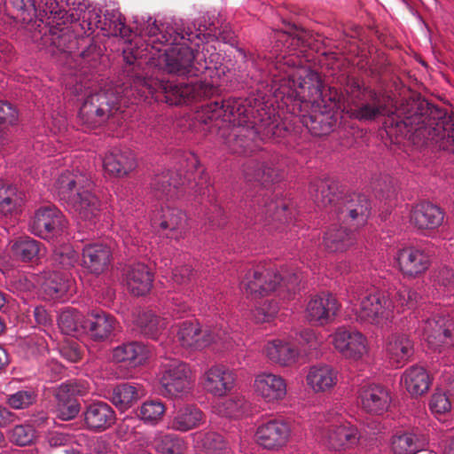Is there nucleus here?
<instances>
[{
    "label": "nucleus",
    "mask_w": 454,
    "mask_h": 454,
    "mask_svg": "<svg viewBox=\"0 0 454 454\" xmlns=\"http://www.w3.org/2000/svg\"><path fill=\"white\" fill-rule=\"evenodd\" d=\"M147 22L142 30L141 37H145V46L137 47L136 51L129 48L124 50V60L131 73L136 74L135 68L142 65V59L158 61L164 64L165 70L177 75L199 76L205 72L212 76L221 65V55L212 53L207 59L205 51L208 53L209 47L202 48L201 51H194L186 42L199 45L207 37L211 36L212 29L202 25L194 30L191 27H184L183 21L174 24L164 23L159 26L156 20Z\"/></svg>",
    "instance_id": "nucleus-1"
},
{
    "label": "nucleus",
    "mask_w": 454,
    "mask_h": 454,
    "mask_svg": "<svg viewBox=\"0 0 454 454\" xmlns=\"http://www.w3.org/2000/svg\"><path fill=\"white\" fill-rule=\"evenodd\" d=\"M129 86L107 85L95 92L90 91L78 112V121L86 129H92L106 122L129 104H137L150 96L156 101L170 106L200 100L217 93L218 87L213 82L200 81L191 83H176L154 78H146L126 69Z\"/></svg>",
    "instance_id": "nucleus-2"
},
{
    "label": "nucleus",
    "mask_w": 454,
    "mask_h": 454,
    "mask_svg": "<svg viewBox=\"0 0 454 454\" xmlns=\"http://www.w3.org/2000/svg\"><path fill=\"white\" fill-rule=\"evenodd\" d=\"M200 119L204 123L214 122L219 141L238 154L253 153L260 141L282 137L287 132L272 104L262 98L210 102L203 107Z\"/></svg>",
    "instance_id": "nucleus-3"
},
{
    "label": "nucleus",
    "mask_w": 454,
    "mask_h": 454,
    "mask_svg": "<svg viewBox=\"0 0 454 454\" xmlns=\"http://www.w3.org/2000/svg\"><path fill=\"white\" fill-rule=\"evenodd\" d=\"M391 126L417 146L433 145L454 153V114L434 106L426 99L403 105Z\"/></svg>",
    "instance_id": "nucleus-4"
},
{
    "label": "nucleus",
    "mask_w": 454,
    "mask_h": 454,
    "mask_svg": "<svg viewBox=\"0 0 454 454\" xmlns=\"http://www.w3.org/2000/svg\"><path fill=\"white\" fill-rule=\"evenodd\" d=\"M302 278L301 271L286 270L280 274L271 267L256 265L247 271L240 286L248 295L264 296L277 293L279 297L286 299L299 289Z\"/></svg>",
    "instance_id": "nucleus-5"
},
{
    "label": "nucleus",
    "mask_w": 454,
    "mask_h": 454,
    "mask_svg": "<svg viewBox=\"0 0 454 454\" xmlns=\"http://www.w3.org/2000/svg\"><path fill=\"white\" fill-rule=\"evenodd\" d=\"M92 184L83 174L63 172L55 183L58 197L83 220L92 221L99 214L100 202L90 192Z\"/></svg>",
    "instance_id": "nucleus-6"
},
{
    "label": "nucleus",
    "mask_w": 454,
    "mask_h": 454,
    "mask_svg": "<svg viewBox=\"0 0 454 454\" xmlns=\"http://www.w3.org/2000/svg\"><path fill=\"white\" fill-rule=\"evenodd\" d=\"M245 208L255 223H262L270 229L284 231L290 229L295 219L294 209L286 199L277 198L276 195L260 193L245 201Z\"/></svg>",
    "instance_id": "nucleus-7"
},
{
    "label": "nucleus",
    "mask_w": 454,
    "mask_h": 454,
    "mask_svg": "<svg viewBox=\"0 0 454 454\" xmlns=\"http://www.w3.org/2000/svg\"><path fill=\"white\" fill-rule=\"evenodd\" d=\"M345 91L348 94L346 113L350 118L359 121H372L388 114L387 98L359 81L353 78L348 80Z\"/></svg>",
    "instance_id": "nucleus-8"
},
{
    "label": "nucleus",
    "mask_w": 454,
    "mask_h": 454,
    "mask_svg": "<svg viewBox=\"0 0 454 454\" xmlns=\"http://www.w3.org/2000/svg\"><path fill=\"white\" fill-rule=\"evenodd\" d=\"M294 87H297L303 93L302 98H305V90L311 93L313 102L317 105H323L325 110H342L347 111L348 107V94L346 96L333 87H329L327 90L323 88L319 75L308 68H301L298 70V75H293Z\"/></svg>",
    "instance_id": "nucleus-9"
},
{
    "label": "nucleus",
    "mask_w": 454,
    "mask_h": 454,
    "mask_svg": "<svg viewBox=\"0 0 454 454\" xmlns=\"http://www.w3.org/2000/svg\"><path fill=\"white\" fill-rule=\"evenodd\" d=\"M160 393L168 398H181L192 389V377L189 365L182 361L170 360L163 365Z\"/></svg>",
    "instance_id": "nucleus-10"
},
{
    "label": "nucleus",
    "mask_w": 454,
    "mask_h": 454,
    "mask_svg": "<svg viewBox=\"0 0 454 454\" xmlns=\"http://www.w3.org/2000/svg\"><path fill=\"white\" fill-rule=\"evenodd\" d=\"M176 338L182 347L200 349L213 342H226L228 333L218 326H207L202 329L198 322L185 321L179 325Z\"/></svg>",
    "instance_id": "nucleus-11"
},
{
    "label": "nucleus",
    "mask_w": 454,
    "mask_h": 454,
    "mask_svg": "<svg viewBox=\"0 0 454 454\" xmlns=\"http://www.w3.org/2000/svg\"><path fill=\"white\" fill-rule=\"evenodd\" d=\"M371 201L362 193H348L335 205V215L342 223L356 230L364 226L371 215Z\"/></svg>",
    "instance_id": "nucleus-12"
},
{
    "label": "nucleus",
    "mask_w": 454,
    "mask_h": 454,
    "mask_svg": "<svg viewBox=\"0 0 454 454\" xmlns=\"http://www.w3.org/2000/svg\"><path fill=\"white\" fill-rule=\"evenodd\" d=\"M352 298L350 302L356 300L360 301V307L356 310L357 319L362 322L379 325L384 320H387L392 313V302L384 294L373 290L365 292L362 297H356L352 290Z\"/></svg>",
    "instance_id": "nucleus-13"
},
{
    "label": "nucleus",
    "mask_w": 454,
    "mask_h": 454,
    "mask_svg": "<svg viewBox=\"0 0 454 454\" xmlns=\"http://www.w3.org/2000/svg\"><path fill=\"white\" fill-rule=\"evenodd\" d=\"M39 34L43 45L52 54H72L78 48L79 40H84V38L79 39L65 21L53 23Z\"/></svg>",
    "instance_id": "nucleus-14"
},
{
    "label": "nucleus",
    "mask_w": 454,
    "mask_h": 454,
    "mask_svg": "<svg viewBox=\"0 0 454 454\" xmlns=\"http://www.w3.org/2000/svg\"><path fill=\"white\" fill-rule=\"evenodd\" d=\"M151 223L160 235L179 240L186 233L187 216L177 207H166L153 214Z\"/></svg>",
    "instance_id": "nucleus-15"
},
{
    "label": "nucleus",
    "mask_w": 454,
    "mask_h": 454,
    "mask_svg": "<svg viewBox=\"0 0 454 454\" xmlns=\"http://www.w3.org/2000/svg\"><path fill=\"white\" fill-rule=\"evenodd\" d=\"M334 348L345 358L362 359L368 353L366 338L358 331L341 326L332 335Z\"/></svg>",
    "instance_id": "nucleus-16"
},
{
    "label": "nucleus",
    "mask_w": 454,
    "mask_h": 454,
    "mask_svg": "<svg viewBox=\"0 0 454 454\" xmlns=\"http://www.w3.org/2000/svg\"><path fill=\"white\" fill-rule=\"evenodd\" d=\"M340 308L336 297L330 293L311 295L305 309V317L312 325H325L333 322Z\"/></svg>",
    "instance_id": "nucleus-17"
},
{
    "label": "nucleus",
    "mask_w": 454,
    "mask_h": 454,
    "mask_svg": "<svg viewBox=\"0 0 454 454\" xmlns=\"http://www.w3.org/2000/svg\"><path fill=\"white\" fill-rule=\"evenodd\" d=\"M67 225L63 214L54 206L37 209L29 223V230L35 235L49 239L62 231Z\"/></svg>",
    "instance_id": "nucleus-18"
},
{
    "label": "nucleus",
    "mask_w": 454,
    "mask_h": 454,
    "mask_svg": "<svg viewBox=\"0 0 454 454\" xmlns=\"http://www.w3.org/2000/svg\"><path fill=\"white\" fill-rule=\"evenodd\" d=\"M423 333L432 348L451 347L454 344V320L443 314L434 316L424 322Z\"/></svg>",
    "instance_id": "nucleus-19"
},
{
    "label": "nucleus",
    "mask_w": 454,
    "mask_h": 454,
    "mask_svg": "<svg viewBox=\"0 0 454 454\" xmlns=\"http://www.w3.org/2000/svg\"><path fill=\"white\" fill-rule=\"evenodd\" d=\"M361 434L357 427L349 422L331 425L323 429L321 441L329 450L340 451L356 446Z\"/></svg>",
    "instance_id": "nucleus-20"
},
{
    "label": "nucleus",
    "mask_w": 454,
    "mask_h": 454,
    "mask_svg": "<svg viewBox=\"0 0 454 454\" xmlns=\"http://www.w3.org/2000/svg\"><path fill=\"white\" fill-rule=\"evenodd\" d=\"M244 178L248 183L259 186L278 182L280 178L279 168L275 165V158L266 154L247 162L243 169Z\"/></svg>",
    "instance_id": "nucleus-21"
},
{
    "label": "nucleus",
    "mask_w": 454,
    "mask_h": 454,
    "mask_svg": "<svg viewBox=\"0 0 454 454\" xmlns=\"http://www.w3.org/2000/svg\"><path fill=\"white\" fill-rule=\"evenodd\" d=\"M82 421L84 427L90 432L102 433L114 425L116 413L107 403L93 401L85 404Z\"/></svg>",
    "instance_id": "nucleus-22"
},
{
    "label": "nucleus",
    "mask_w": 454,
    "mask_h": 454,
    "mask_svg": "<svg viewBox=\"0 0 454 454\" xmlns=\"http://www.w3.org/2000/svg\"><path fill=\"white\" fill-rule=\"evenodd\" d=\"M396 262L399 270L408 278H417L425 273L430 266V257L424 250L408 247L398 250Z\"/></svg>",
    "instance_id": "nucleus-23"
},
{
    "label": "nucleus",
    "mask_w": 454,
    "mask_h": 454,
    "mask_svg": "<svg viewBox=\"0 0 454 454\" xmlns=\"http://www.w3.org/2000/svg\"><path fill=\"white\" fill-rule=\"evenodd\" d=\"M146 26L147 24L141 28L140 32H142ZM100 29L108 35L120 36L125 40L127 45L122 50L123 56L124 50L132 48L133 52H135L137 47L143 48L145 46V37H141V33H139L138 37L135 38L133 45V41L129 39L132 35V30L126 26L125 19L122 18L121 14L118 12L106 11L102 19Z\"/></svg>",
    "instance_id": "nucleus-24"
},
{
    "label": "nucleus",
    "mask_w": 454,
    "mask_h": 454,
    "mask_svg": "<svg viewBox=\"0 0 454 454\" xmlns=\"http://www.w3.org/2000/svg\"><path fill=\"white\" fill-rule=\"evenodd\" d=\"M290 427L282 420L272 419L262 424L256 430L258 444L265 449L274 450L283 447L288 442Z\"/></svg>",
    "instance_id": "nucleus-25"
},
{
    "label": "nucleus",
    "mask_w": 454,
    "mask_h": 454,
    "mask_svg": "<svg viewBox=\"0 0 454 454\" xmlns=\"http://www.w3.org/2000/svg\"><path fill=\"white\" fill-rule=\"evenodd\" d=\"M119 328L116 318L105 311L92 312L85 321L84 334L94 341H104L113 337Z\"/></svg>",
    "instance_id": "nucleus-26"
},
{
    "label": "nucleus",
    "mask_w": 454,
    "mask_h": 454,
    "mask_svg": "<svg viewBox=\"0 0 454 454\" xmlns=\"http://www.w3.org/2000/svg\"><path fill=\"white\" fill-rule=\"evenodd\" d=\"M254 391L266 403L282 401L286 395V382L280 375L262 372L255 377Z\"/></svg>",
    "instance_id": "nucleus-27"
},
{
    "label": "nucleus",
    "mask_w": 454,
    "mask_h": 454,
    "mask_svg": "<svg viewBox=\"0 0 454 454\" xmlns=\"http://www.w3.org/2000/svg\"><path fill=\"white\" fill-rule=\"evenodd\" d=\"M360 399L363 409L374 415H382L386 412L391 402L389 391L378 384L363 386Z\"/></svg>",
    "instance_id": "nucleus-28"
},
{
    "label": "nucleus",
    "mask_w": 454,
    "mask_h": 454,
    "mask_svg": "<svg viewBox=\"0 0 454 454\" xmlns=\"http://www.w3.org/2000/svg\"><path fill=\"white\" fill-rule=\"evenodd\" d=\"M442 210L429 202H421L414 206L410 214L411 223L418 230H434L443 222Z\"/></svg>",
    "instance_id": "nucleus-29"
},
{
    "label": "nucleus",
    "mask_w": 454,
    "mask_h": 454,
    "mask_svg": "<svg viewBox=\"0 0 454 454\" xmlns=\"http://www.w3.org/2000/svg\"><path fill=\"white\" fill-rule=\"evenodd\" d=\"M124 276L128 290L135 296L146 294L153 286V273L144 263L137 262L128 266Z\"/></svg>",
    "instance_id": "nucleus-30"
},
{
    "label": "nucleus",
    "mask_w": 454,
    "mask_h": 454,
    "mask_svg": "<svg viewBox=\"0 0 454 454\" xmlns=\"http://www.w3.org/2000/svg\"><path fill=\"white\" fill-rule=\"evenodd\" d=\"M309 194L318 207H331V213L335 214V205L340 200L339 185L336 182L316 179L309 184Z\"/></svg>",
    "instance_id": "nucleus-31"
},
{
    "label": "nucleus",
    "mask_w": 454,
    "mask_h": 454,
    "mask_svg": "<svg viewBox=\"0 0 454 454\" xmlns=\"http://www.w3.org/2000/svg\"><path fill=\"white\" fill-rule=\"evenodd\" d=\"M103 167L110 176L122 177L132 172L137 167L133 152L129 149H114L106 154Z\"/></svg>",
    "instance_id": "nucleus-32"
},
{
    "label": "nucleus",
    "mask_w": 454,
    "mask_h": 454,
    "mask_svg": "<svg viewBox=\"0 0 454 454\" xmlns=\"http://www.w3.org/2000/svg\"><path fill=\"white\" fill-rule=\"evenodd\" d=\"M112 260L109 247L103 244H89L82 249V267L92 274H101L107 270Z\"/></svg>",
    "instance_id": "nucleus-33"
},
{
    "label": "nucleus",
    "mask_w": 454,
    "mask_h": 454,
    "mask_svg": "<svg viewBox=\"0 0 454 454\" xmlns=\"http://www.w3.org/2000/svg\"><path fill=\"white\" fill-rule=\"evenodd\" d=\"M36 14L34 17L32 27L42 33L48 26L67 19V12L59 6L58 0H35Z\"/></svg>",
    "instance_id": "nucleus-34"
},
{
    "label": "nucleus",
    "mask_w": 454,
    "mask_h": 454,
    "mask_svg": "<svg viewBox=\"0 0 454 454\" xmlns=\"http://www.w3.org/2000/svg\"><path fill=\"white\" fill-rule=\"evenodd\" d=\"M205 422V414L194 405L180 407L173 412L168 428L185 433L200 427Z\"/></svg>",
    "instance_id": "nucleus-35"
},
{
    "label": "nucleus",
    "mask_w": 454,
    "mask_h": 454,
    "mask_svg": "<svg viewBox=\"0 0 454 454\" xmlns=\"http://www.w3.org/2000/svg\"><path fill=\"white\" fill-rule=\"evenodd\" d=\"M233 384V372L223 366H213L205 372L204 387L215 395H224Z\"/></svg>",
    "instance_id": "nucleus-36"
},
{
    "label": "nucleus",
    "mask_w": 454,
    "mask_h": 454,
    "mask_svg": "<svg viewBox=\"0 0 454 454\" xmlns=\"http://www.w3.org/2000/svg\"><path fill=\"white\" fill-rule=\"evenodd\" d=\"M337 380V372L331 365L325 364L310 366L306 376L308 386L317 393L332 389Z\"/></svg>",
    "instance_id": "nucleus-37"
},
{
    "label": "nucleus",
    "mask_w": 454,
    "mask_h": 454,
    "mask_svg": "<svg viewBox=\"0 0 454 454\" xmlns=\"http://www.w3.org/2000/svg\"><path fill=\"white\" fill-rule=\"evenodd\" d=\"M386 352L390 363L400 367L412 356L413 343L406 334H392L387 340Z\"/></svg>",
    "instance_id": "nucleus-38"
},
{
    "label": "nucleus",
    "mask_w": 454,
    "mask_h": 454,
    "mask_svg": "<svg viewBox=\"0 0 454 454\" xmlns=\"http://www.w3.org/2000/svg\"><path fill=\"white\" fill-rule=\"evenodd\" d=\"M186 179L180 172L167 170L154 176L152 189L159 199L173 198L177 194L179 187L184 185Z\"/></svg>",
    "instance_id": "nucleus-39"
},
{
    "label": "nucleus",
    "mask_w": 454,
    "mask_h": 454,
    "mask_svg": "<svg viewBox=\"0 0 454 454\" xmlns=\"http://www.w3.org/2000/svg\"><path fill=\"white\" fill-rule=\"evenodd\" d=\"M355 230L332 225L323 237V246L329 252H343L356 242Z\"/></svg>",
    "instance_id": "nucleus-40"
},
{
    "label": "nucleus",
    "mask_w": 454,
    "mask_h": 454,
    "mask_svg": "<svg viewBox=\"0 0 454 454\" xmlns=\"http://www.w3.org/2000/svg\"><path fill=\"white\" fill-rule=\"evenodd\" d=\"M150 356L149 348L139 341H130L116 347L113 351L115 362L129 363L131 366L143 364Z\"/></svg>",
    "instance_id": "nucleus-41"
},
{
    "label": "nucleus",
    "mask_w": 454,
    "mask_h": 454,
    "mask_svg": "<svg viewBox=\"0 0 454 454\" xmlns=\"http://www.w3.org/2000/svg\"><path fill=\"white\" fill-rule=\"evenodd\" d=\"M424 435L415 432H397L391 438L393 454H416L425 448Z\"/></svg>",
    "instance_id": "nucleus-42"
},
{
    "label": "nucleus",
    "mask_w": 454,
    "mask_h": 454,
    "mask_svg": "<svg viewBox=\"0 0 454 454\" xmlns=\"http://www.w3.org/2000/svg\"><path fill=\"white\" fill-rule=\"evenodd\" d=\"M68 19L72 23L78 22L84 34L93 32L95 28H101L102 26L99 11L85 4H79L77 7L70 9L67 17V20Z\"/></svg>",
    "instance_id": "nucleus-43"
},
{
    "label": "nucleus",
    "mask_w": 454,
    "mask_h": 454,
    "mask_svg": "<svg viewBox=\"0 0 454 454\" xmlns=\"http://www.w3.org/2000/svg\"><path fill=\"white\" fill-rule=\"evenodd\" d=\"M265 353L272 363L282 366L295 364L299 357V352L293 345L279 340L269 341L265 347Z\"/></svg>",
    "instance_id": "nucleus-44"
},
{
    "label": "nucleus",
    "mask_w": 454,
    "mask_h": 454,
    "mask_svg": "<svg viewBox=\"0 0 454 454\" xmlns=\"http://www.w3.org/2000/svg\"><path fill=\"white\" fill-rule=\"evenodd\" d=\"M24 201L23 193L12 184L0 180V215L12 216L18 214Z\"/></svg>",
    "instance_id": "nucleus-45"
},
{
    "label": "nucleus",
    "mask_w": 454,
    "mask_h": 454,
    "mask_svg": "<svg viewBox=\"0 0 454 454\" xmlns=\"http://www.w3.org/2000/svg\"><path fill=\"white\" fill-rule=\"evenodd\" d=\"M139 390L137 384L121 383L109 392L108 399L119 411H124L139 399Z\"/></svg>",
    "instance_id": "nucleus-46"
},
{
    "label": "nucleus",
    "mask_w": 454,
    "mask_h": 454,
    "mask_svg": "<svg viewBox=\"0 0 454 454\" xmlns=\"http://www.w3.org/2000/svg\"><path fill=\"white\" fill-rule=\"evenodd\" d=\"M71 283L67 274L52 271L44 277L42 290L47 299H60L69 291Z\"/></svg>",
    "instance_id": "nucleus-47"
},
{
    "label": "nucleus",
    "mask_w": 454,
    "mask_h": 454,
    "mask_svg": "<svg viewBox=\"0 0 454 454\" xmlns=\"http://www.w3.org/2000/svg\"><path fill=\"white\" fill-rule=\"evenodd\" d=\"M405 387L412 395H421L430 386V379L427 371L420 366H411L403 375Z\"/></svg>",
    "instance_id": "nucleus-48"
},
{
    "label": "nucleus",
    "mask_w": 454,
    "mask_h": 454,
    "mask_svg": "<svg viewBox=\"0 0 454 454\" xmlns=\"http://www.w3.org/2000/svg\"><path fill=\"white\" fill-rule=\"evenodd\" d=\"M89 384L84 380H70L52 389L54 401L79 402L78 397L87 395Z\"/></svg>",
    "instance_id": "nucleus-49"
},
{
    "label": "nucleus",
    "mask_w": 454,
    "mask_h": 454,
    "mask_svg": "<svg viewBox=\"0 0 454 454\" xmlns=\"http://www.w3.org/2000/svg\"><path fill=\"white\" fill-rule=\"evenodd\" d=\"M86 318L75 309L62 310L58 317V325L64 334L83 335Z\"/></svg>",
    "instance_id": "nucleus-50"
},
{
    "label": "nucleus",
    "mask_w": 454,
    "mask_h": 454,
    "mask_svg": "<svg viewBox=\"0 0 454 454\" xmlns=\"http://www.w3.org/2000/svg\"><path fill=\"white\" fill-rule=\"evenodd\" d=\"M214 409L220 416L238 419L247 411L248 403L243 396L232 395L219 401Z\"/></svg>",
    "instance_id": "nucleus-51"
},
{
    "label": "nucleus",
    "mask_w": 454,
    "mask_h": 454,
    "mask_svg": "<svg viewBox=\"0 0 454 454\" xmlns=\"http://www.w3.org/2000/svg\"><path fill=\"white\" fill-rule=\"evenodd\" d=\"M166 412V406L160 400H147L144 402L137 411V417L145 424L156 426Z\"/></svg>",
    "instance_id": "nucleus-52"
},
{
    "label": "nucleus",
    "mask_w": 454,
    "mask_h": 454,
    "mask_svg": "<svg viewBox=\"0 0 454 454\" xmlns=\"http://www.w3.org/2000/svg\"><path fill=\"white\" fill-rule=\"evenodd\" d=\"M337 123V119L331 111L315 113L306 120L307 128L315 136H325L329 134Z\"/></svg>",
    "instance_id": "nucleus-53"
},
{
    "label": "nucleus",
    "mask_w": 454,
    "mask_h": 454,
    "mask_svg": "<svg viewBox=\"0 0 454 454\" xmlns=\"http://www.w3.org/2000/svg\"><path fill=\"white\" fill-rule=\"evenodd\" d=\"M13 255L22 261L30 262L41 255V243L30 238L20 239L12 247Z\"/></svg>",
    "instance_id": "nucleus-54"
},
{
    "label": "nucleus",
    "mask_w": 454,
    "mask_h": 454,
    "mask_svg": "<svg viewBox=\"0 0 454 454\" xmlns=\"http://www.w3.org/2000/svg\"><path fill=\"white\" fill-rule=\"evenodd\" d=\"M51 261L56 267L69 270L76 264L78 254L70 244H62L54 247Z\"/></svg>",
    "instance_id": "nucleus-55"
},
{
    "label": "nucleus",
    "mask_w": 454,
    "mask_h": 454,
    "mask_svg": "<svg viewBox=\"0 0 454 454\" xmlns=\"http://www.w3.org/2000/svg\"><path fill=\"white\" fill-rule=\"evenodd\" d=\"M137 325L140 326L144 334L157 339L160 332L163 330L167 322L151 311L143 312L137 318Z\"/></svg>",
    "instance_id": "nucleus-56"
},
{
    "label": "nucleus",
    "mask_w": 454,
    "mask_h": 454,
    "mask_svg": "<svg viewBox=\"0 0 454 454\" xmlns=\"http://www.w3.org/2000/svg\"><path fill=\"white\" fill-rule=\"evenodd\" d=\"M6 6H11L16 11V14L13 16L15 20L32 26L36 14L35 0H6Z\"/></svg>",
    "instance_id": "nucleus-57"
},
{
    "label": "nucleus",
    "mask_w": 454,
    "mask_h": 454,
    "mask_svg": "<svg viewBox=\"0 0 454 454\" xmlns=\"http://www.w3.org/2000/svg\"><path fill=\"white\" fill-rule=\"evenodd\" d=\"M155 449L160 454H184L186 443L182 437L167 434L157 438Z\"/></svg>",
    "instance_id": "nucleus-58"
},
{
    "label": "nucleus",
    "mask_w": 454,
    "mask_h": 454,
    "mask_svg": "<svg viewBox=\"0 0 454 454\" xmlns=\"http://www.w3.org/2000/svg\"><path fill=\"white\" fill-rule=\"evenodd\" d=\"M38 394L34 388H25L8 395L6 403L14 410H25L37 402Z\"/></svg>",
    "instance_id": "nucleus-59"
},
{
    "label": "nucleus",
    "mask_w": 454,
    "mask_h": 454,
    "mask_svg": "<svg viewBox=\"0 0 454 454\" xmlns=\"http://www.w3.org/2000/svg\"><path fill=\"white\" fill-rule=\"evenodd\" d=\"M8 437L10 442L17 446H28L35 439V430L32 425H16L8 432Z\"/></svg>",
    "instance_id": "nucleus-60"
},
{
    "label": "nucleus",
    "mask_w": 454,
    "mask_h": 454,
    "mask_svg": "<svg viewBox=\"0 0 454 454\" xmlns=\"http://www.w3.org/2000/svg\"><path fill=\"white\" fill-rule=\"evenodd\" d=\"M81 411L80 402H63L55 401L53 412L56 418L63 420L69 421L75 419Z\"/></svg>",
    "instance_id": "nucleus-61"
},
{
    "label": "nucleus",
    "mask_w": 454,
    "mask_h": 454,
    "mask_svg": "<svg viewBox=\"0 0 454 454\" xmlns=\"http://www.w3.org/2000/svg\"><path fill=\"white\" fill-rule=\"evenodd\" d=\"M185 161H186V168L187 172L195 170L200 174L199 181L196 180V177H194V187L196 188L195 192H198L200 195L204 196L206 192H207L209 193V187L208 185L203 186L204 184L207 183V176H203L202 171L199 169L200 162L198 160V157L192 153H188L185 154Z\"/></svg>",
    "instance_id": "nucleus-62"
},
{
    "label": "nucleus",
    "mask_w": 454,
    "mask_h": 454,
    "mask_svg": "<svg viewBox=\"0 0 454 454\" xmlns=\"http://www.w3.org/2000/svg\"><path fill=\"white\" fill-rule=\"evenodd\" d=\"M10 290L17 294H27L35 288L34 277L24 273H18L9 279Z\"/></svg>",
    "instance_id": "nucleus-63"
},
{
    "label": "nucleus",
    "mask_w": 454,
    "mask_h": 454,
    "mask_svg": "<svg viewBox=\"0 0 454 454\" xmlns=\"http://www.w3.org/2000/svg\"><path fill=\"white\" fill-rule=\"evenodd\" d=\"M200 441L209 454H218L226 448L223 437L215 432L205 433Z\"/></svg>",
    "instance_id": "nucleus-64"
}]
</instances>
